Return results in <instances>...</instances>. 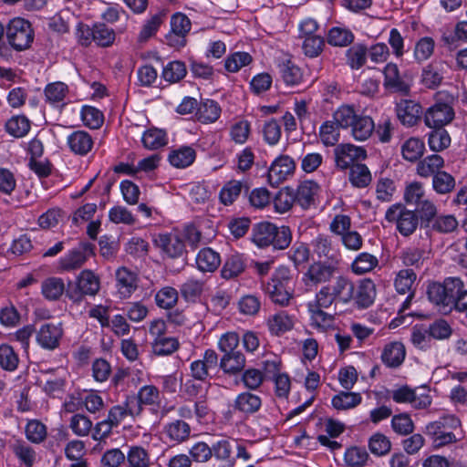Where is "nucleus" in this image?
Returning a JSON list of instances; mask_svg holds the SVG:
<instances>
[{"label":"nucleus","mask_w":467,"mask_h":467,"mask_svg":"<svg viewBox=\"0 0 467 467\" xmlns=\"http://www.w3.org/2000/svg\"><path fill=\"white\" fill-rule=\"evenodd\" d=\"M309 315V324L312 328L326 332L334 327L335 318L331 314L324 311V308L316 306V305H306Z\"/></svg>","instance_id":"nucleus-18"},{"label":"nucleus","mask_w":467,"mask_h":467,"mask_svg":"<svg viewBox=\"0 0 467 467\" xmlns=\"http://www.w3.org/2000/svg\"><path fill=\"white\" fill-rule=\"evenodd\" d=\"M368 448L373 454L382 456L390 451L391 442L386 435L377 432L370 437Z\"/></svg>","instance_id":"nucleus-55"},{"label":"nucleus","mask_w":467,"mask_h":467,"mask_svg":"<svg viewBox=\"0 0 467 467\" xmlns=\"http://www.w3.org/2000/svg\"><path fill=\"white\" fill-rule=\"evenodd\" d=\"M400 150L403 159L413 162L423 155L425 144L420 139L411 137L401 144Z\"/></svg>","instance_id":"nucleus-32"},{"label":"nucleus","mask_w":467,"mask_h":467,"mask_svg":"<svg viewBox=\"0 0 467 467\" xmlns=\"http://www.w3.org/2000/svg\"><path fill=\"white\" fill-rule=\"evenodd\" d=\"M139 415V404L134 396L128 397L123 404L112 407L108 415V420L114 426H118L126 417Z\"/></svg>","instance_id":"nucleus-17"},{"label":"nucleus","mask_w":467,"mask_h":467,"mask_svg":"<svg viewBox=\"0 0 467 467\" xmlns=\"http://www.w3.org/2000/svg\"><path fill=\"white\" fill-rule=\"evenodd\" d=\"M63 335L60 323H46L40 327L36 333V341L44 348L54 349Z\"/></svg>","instance_id":"nucleus-12"},{"label":"nucleus","mask_w":467,"mask_h":467,"mask_svg":"<svg viewBox=\"0 0 467 467\" xmlns=\"http://www.w3.org/2000/svg\"><path fill=\"white\" fill-rule=\"evenodd\" d=\"M250 122L245 119H240L234 122L230 129L231 139L238 144H244L247 141L250 135Z\"/></svg>","instance_id":"nucleus-62"},{"label":"nucleus","mask_w":467,"mask_h":467,"mask_svg":"<svg viewBox=\"0 0 467 467\" xmlns=\"http://www.w3.org/2000/svg\"><path fill=\"white\" fill-rule=\"evenodd\" d=\"M6 39L9 45L17 51L27 49L34 39L31 24L22 17H14L5 27Z\"/></svg>","instance_id":"nucleus-4"},{"label":"nucleus","mask_w":467,"mask_h":467,"mask_svg":"<svg viewBox=\"0 0 467 467\" xmlns=\"http://www.w3.org/2000/svg\"><path fill=\"white\" fill-rule=\"evenodd\" d=\"M406 357L405 347L401 342L394 341L387 344L381 353L382 362L389 368H397L402 364Z\"/></svg>","instance_id":"nucleus-22"},{"label":"nucleus","mask_w":467,"mask_h":467,"mask_svg":"<svg viewBox=\"0 0 467 467\" xmlns=\"http://www.w3.org/2000/svg\"><path fill=\"white\" fill-rule=\"evenodd\" d=\"M376 297V286L370 279L361 281L353 293L356 304L362 308L368 307Z\"/></svg>","instance_id":"nucleus-23"},{"label":"nucleus","mask_w":467,"mask_h":467,"mask_svg":"<svg viewBox=\"0 0 467 467\" xmlns=\"http://www.w3.org/2000/svg\"><path fill=\"white\" fill-rule=\"evenodd\" d=\"M425 199V191L422 183L410 182L406 185L404 200L408 204L418 205Z\"/></svg>","instance_id":"nucleus-57"},{"label":"nucleus","mask_w":467,"mask_h":467,"mask_svg":"<svg viewBox=\"0 0 467 467\" xmlns=\"http://www.w3.org/2000/svg\"><path fill=\"white\" fill-rule=\"evenodd\" d=\"M261 405L260 397L250 392L239 394L234 400V408L243 413H254L260 409Z\"/></svg>","instance_id":"nucleus-36"},{"label":"nucleus","mask_w":467,"mask_h":467,"mask_svg":"<svg viewBox=\"0 0 467 467\" xmlns=\"http://www.w3.org/2000/svg\"><path fill=\"white\" fill-rule=\"evenodd\" d=\"M349 130L354 140L364 141L372 135L375 123L369 116L358 114Z\"/></svg>","instance_id":"nucleus-24"},{"label":"nucleus","mask_w":467,"mask_h":467,"mask_svg":"<svg viewBox=\"0 0 467 467\" xmlns=\"http://www.w3.org/2000/svg\"><path fill=\"white\" fill-rule=\"evenodd\" d=\"M368 51L363 45H354L347 51L348 64L353 69L360 68L367 60Z\"/></svg>","instance_id":"nucleus-59"},{"label":"nucleus","mask_w":467,"mask_h":467,"mask_svg":"<svg viewBox=\"0 0 467 467\" xmlns=\"http://www.w3.org/2000/svg\"><path fill=\"white\" fill-rule=\"evenodd\" d=\"M443 164L444 161L440 155H430L418 163L417 173L421 177H429L437 173Z\"/></svg>","instance_id":"nucleus-43"},{"label":"nucleus","mask_w":467,"mask_h":467,"mask_svg":"<svg viewBox=\"0 0 467 467\" xmlns=\"http://www.w3.org/2000/svg\"><path fill=\"white\" fill-rule=\"evenodd\" d=\"M334 153L336 165L341 170L352 167L354 162L363 161L367 157L366 150L362 147L349 143L337 145Z\"/></svg>","instance_id":"nucleus-9"},{"label":"nucleus","mask_w":467,"mask_h":467,"mask_svg":"<svg viewBox=\"0 0 467 467\" xmlns=\"http://www.w3.org/2000/svg\"><path fill=\"white\" fill-rule=\"evenodd\" d=\"M186 67L181 61L169 62L162 70V78L170 83H175L183 78L186 75Z\"/></svg>","instance_id":"nucleus-52"},{"label":"nucleus","mask_w":467,"mask_h":467,"mask_svg":"<svg viewBox=\"0 0 467 467\" xmlns=\"http://www.w3.org/2000/svg\"><path fill=\"white\" fill-rule=\"evenodd\" d=\"M362 402V396L358 392L340 391L331 400L333 408L337 410H348L358 407Z\"/></svg>","instance_id":"nucleus-29"},{"label":"nucleus","mask_w":467,"mask_h":467,"mask_svg":"<svg viewBox=\"0 0 467 467\" xmlns=\"http://www.w3.org/2000/svg\"><path fill=\"white\" fill-rule=\"evenodd\" d=\"M245 269V259L241 254H233L225 261L221 275L224 279H232L241 275Z\"/></svg>","instance_id":"nucleus-30"},{"label":"nucleus","mask_w":467,"mask_h":467,"mask_svg":"<svg viewBox=\"0 0 467 467\" xmlns=\"http://www.w3.org/2000/svg\"><path fill=\"white\" fill-rule=\"evenodd\" d=\"M262 133L265 141L273 146L277 144L281 139V127L275 119H272L265 122Z\"/></svg>","instance_id":"nucleus-64"},{"label":"nucleus","mask_w":467,"mask_h":467,"mask_svg":"<svg viewBox=\"0 0 467 467\" xmlns=\"http://www.w3.org/2000/svg\"><path fill=\"white\" fill-rule=\"evenodd\" d=\"M243 184L240 181L228 182L220 192V199L225 205L232 204L240 195Z\"/></svg>","instance_id":"nucleus-63"},{"label":"nucleus","mask_w":467,"mask_h":467,"mask_svg":"<svg viewBox=\"0 0 467 467\" xmlns=\"http://www.w3.org/2000/svg\"><path fill=\"white\" fill-rule=\"evenodd\" d=\"M77 287L80 295L95 296L100 289V279L91 270H83L77 278Z\"/></svg>","instance_id":"nucleus-25"},{"label":"nucleus","mask_w":467,"mask_h":467,"mask_svg":"<svg viewBox=\"0 0 467 467\" xmlns=\"http://www.w3.org/2000/svg\"><path fill=\"white\" fill-rule=\"evenodd\" d=\"M195 264L200 271L203 273H212L219 267L221 264V256L212 248H203L198 252Z\"/></svg>","instance_id":"nucleus-26"},{"label":"nucleus","mask_w":467,"mask_h":467,"mask_svg":"<svg viewBox=\"0 0 467 467\" xmlns=\"http://www.w3.org/2000/svg\"><path fill=\"white\" fill-rule=\"evenodd\" d=\"M397 116L400 122L408 127L416 125L421 115V107L413 100L404 99L396 107Z\"/></svg>","instance_id":"nucleus-15"},{"label":"nucleus","mask_w":467,"mask_h":467,"mask_svg":"<svg viewBox=\"0 0 467 467\" xmlns=\"http://www.w3.org/2000/svg\"><path fill=\"white\" fill-rule=\"evenodd\" d=\"M295 284L296 277L291 269L286 265H279L262 286L265 294L274 304L287 306L296 296Z\"/></svg>","instance_id":"nucleus-1"},{"label":"nucleus","mask_w":467,"mask_h":467,"mask_svg":"<svg viewBox=\"0 0 467 467\" xmlns=\"http://www.w3.org/2000/svg\"><path fill=\"white\" fill-rule=\"evenodd\" d=\"M266 326L271 335L281 336L294 327L295 317L281 310L268 317Z\"/></svg>","instance_id":"nucleus-16"},{"label":"nucleus","mask_w":467,"mask_h":467,"mask_svg":"<svg viewBox=\"0 0 467 467\" xmlns=\"http://www.w3.org/2000/svg\"><path fill=\"white\" fill-rule=\"evenodd\" d=\"M376 256L368 253H360L352 262L351 269L356 275H364L372 271L378 265Z\"/></svg>","instance_id":"nucleus-46"},{"label":"nucleus","mask_w":467,"mask_h":467,"mask_svg":"<svg viewBox=\"0 0 467 467\" xmlns=\"http://www.w3.org/2000/svg\"><path fill=\"white\" fill-rule=\"evenodd\" d=\"M455 113L452 106L444 101H436L424 113V123L429 128H442L450 124Z\"/></svg>","instance_id":"nucleus-6"},{"label":"nucleus","mask_w":467,"mask_h":467,"mask_svg":"<svg viewBox=\"0 0 467 467\" xmlns=\"http://www.w3.org/2000/svg\"><path fill=\"white\" fill-rule=\"evenodd\" d=\"M166 12L161 10L151 15L148 19H146L140 31L138 36L139 41L144 42L152 37L164 22Z\"/></svg>","instance_id":"nucleus-31"},{"label":"nucleus","mask_w":467,"mask_h":467,"mask_svg":"<svg viewBox=\"0 0 467 467\" xmlns=\"http://www.w3.org/2000/svg\"><path fill=\"white\" fill-rule=\"evenodd\" d=\"M417 275L411 269H402L398 272L394 279V286L400 294H409L403 303V307H407L413 296L412 288L415 284Z\"/></svg>","instance_id":"nucleus-20"},{"label":"nucleus","mask_w":467,"mask_h":467,"mask_svg":"<svg viewBox=\"0 0 467 467\" xmlns=\"http://www.w3.org/2000/svg\"><path fill=\"white\" fill-rule=\"evenodd\" d=\"M135 399L139 404V414L143 406H155L161 400L159 389L153 385H146L140 388Z\"/></svg>","instance_id":"nucleus-42"},{"label":"nucleus","mask_w":467,"mask_h":467,"mask_svg":"<svg viewBox=\"0 0 467 467\" xmlns=\"http://www.w3.org/2000/svg\"><path fill=\"white\" fill-rule=\"evenodd\" d=\"M18 357L12 347L6 344L0 345V367L8 371L17 368Z\"/></svg>","instance_id":"nucleus-60"},{"label":"nucleus","mask_w":467,"mask_h":467,"mask_svg":"<svg viewBox=\"0 0 467 467\" xmlns=\"http://www.w3.org/2000/svg\"><path fill=\"white\" fill-rule=\"evenodd\" d=\"M296 170L295 161L288 155H280L271 163L268 170V181L278 185L290 178Z\"/></svg>","instance_id":"nucleus-8"},{"label":"nucleus","mask_w":467,"mask_h":467,"mask_svg":"<svg viewBox=\"0 0 467 467\" xmlns=\"http://www.w3.org/2000/svg\"><path fill=\"white\" fill-rule=\"evenodd\" d=\"M319 186L313 181H305L297 188L296 202L303 208L308 209L316 200Z\"/></svg>","instance_id":"nucleus-27"},{"label":"nucleus","mask_w":467,"mask_h":467,"mask_svg":"<svg viewBox=\"0 0 467 467\" xmlns=\"http://www.w3.org/2000/svg\"><path fill=\"white\" fill-rule=\"evenodd\" d=\"M426 432L431 438L433 446L441 448L451 443H454L461 440L460 434L456 431L441 428L437 424H428L426 426Z\"/></svg>","instance_id":"nucleus-21"},{"label":"nucleus","mask_w":467,"mask_h":467,"mask_svg":"<svg viewBox=\"0 0 467 467\" xmlns=\"http://www.w3.org/2000/svg\"><path fill=\"white\" fill-rule=\"evenodd\" d=\"M165 433L171 441L182 442L189 438L191 428L188 423L178 420L166 425Z\"/></svg>","instance_id":"nucleus-44"},{"label":"nucleus","mask_w":467,"mask_h":467,"mask_svg":"<svg viewBox=\"0 0 467 467\" xmlns=\"http://www.w3.org/2000/svg\"><path fill=\"white\" fill-rule=\"evenodd\" d=\"M443 78L442 66L440 64H430L422 69L421 83L428 88H435Z\"/></svg>","instance_id":"nucleus-40"},{"label":"nucleus","mask_w":467,"mask_h":467,"mask_svg":"<svg viewBox=\"0 0 467 467\" xmlns=\"http://www.w3.org/2000/svg\"><path fill=\"white\" fill-rule=\"evenodd\" d=\"M434 130L429 134L428 144L431 150L441 151L451 144L449 133L442 128H433Z\"/></svg>","instance_id":"nucleus-48"},{"label":"nucleus","mask_w":467,"mask_h":467,"mask_svg":"<svg viewBox=\"0 0 467 467\" xmlns=\"http://www.w3.org/2000/svg\"><path fill=\"white\" fill-rule=\"evenodd\" d=\"M65 290V285L61 278L49 277L42 283V294L49 300H56L61 296Z\"/></svg>","instance_id":"nucleus-49"},{"label":"nucleus","mask_w":467,"mask_h":467,"mask_svg":"<svg viewBox=\"0 0 467 467\" xmlns=\"http://www.w3.org/2000/svg\"><path fill=\"white\" fill-rule=\"evenodd\" d=\"M296 202L295 194L289 188L281 189L274 199V206L276 213H284L289 211Z\"/></svg>","instance_id":"nucleus-53"},{"label":"nucleus","mask_w":467,"mask_h":467,"mask_svg":"<svg viewBox=\"0 0 467 467\" xmlns=\"http://www.w3.org/2000/svg\"><path fill=\"white\" fill-rule=\"evenodd\" d=\"M218 364V356L214 350H206L203 358L193 361L191 364V372L194 379H205L212 371H214Z\"/></svg>","instance_id":"nucleus-13"},{"label":"nucleus","mask_w":467,"mask_h":467,"mask_svg":"<svg viewBox=\"0 0 467 467\" xmlns=\"http://www.w3.org/2000/svg\"><path fill=\"white\" fill-rule=\"evenodd\" d=\"M433 189L441 194L450 192L455 186L454 178L446 171H438L432 180Z\"/></svg>","instance_id":"nucleus-61"},{"label":"nucleus","mask_w":467,"mask_h":467,"mask_svg":"<svg viewBox=\"0 0 467 467\" xmlns=\"http://www.w3.org/2000/svg\"><path fill=\"white\" fill-rule=\"evenodd\" d=\"M349 180L354 186L363 188L370 182L371 174L366 165L355 164L351 167Z\"/></svg>","instance_id":"nucleus-54"},{"label":"nucleus","mask_w":467,"mask_h":467,"mask_svg":"<svg viewBox=\"0 0 467 467\" xmlns=\"http://www.w3.org/2000/svg\"><path fill=\"white\" fill-rule=\"evenodd\" d=\"M116 295L120 299H128L137 290L139 276L127 267H119L115 273Z\"/></svg>","instance_id":"nucleus-7"},{"label":"nucleus","mask_w":467,"mask_h":467,"mask_svg":"<svg viewBox=\"0 0 467 467\" xmlns=\"http://www.w3.org/2000/svg\"><path fill=\"white\" fill-rule=\"evenodd\" d=\"M92 253L91 244L87 243L81 244L78 247L69 251L59 259L60 268L67 271L78 268Z\"/></svg>","instance_id":"nucleus-11"},{"label":"nucleus","mask_w":467,"mask_h":467,"mask_svg":"<svg viewBox=\"0 0 467 467\" xmlns=\"http://www.w3.org/2000/svg\"><path fill=\"white\" fill-rule=\"evenodd\" d=\"M141 141L146 149L158 150L167 144V134L163 130L149 129L143 132Z\"/></svg>","instance_id":"nucleus-35"},{"label":"nucleus","mask_w":467,"mask_h":467,"mask_svg":"<svg viewBox=\"0 0 467 467\" xmlns=\"http://www.w3.org/2000/svg\"><path fill=\"white\" fill-rule=\"evenodd\" d=\"M245 365L244 355L238 351L224 354L220 361V367L225 373L235 374Z\"/></svg>","instance_id":"nucleus-41"},{"label":"nucleus","mask_w":467,"mask_h":467,"mask_svg":"<svg viewBox=\"0 0 467 467\" xmlns=\"http://www.w3.org/2000/svg\"><path fill=\"white\" fill-rule=\"evenodd\" d=\"M336 268L331 265L314 263L302 275V282L306 289L327 283L334 276Z\"/></svg>","instance_id":"nucleus-10"},{"label":"nucleus","mask_w":467,"mask_h":467,"mask_svg":"<svg viewBox=\"0 0 467 467\" xmlns=\"http://www.w3.org/2000/svg\"><path fill=\"white\" fill-rule=\"evenodd\" d=\"M340 127L332 120L325 121L319 128V138L325 146H334L340 137Z\"/></svg>","instance_id":"nucleus-47"},{"label":"nucleus","mask_w":467,"mask_h":467,"mask_svg":"<svg viewBox=\"0 0 467 467\" xmlns=\"http://www.w3.org/2000/svg\"><path fill=\"white\" fill-rule=\"evenodd\" d=\"M125 459L129 467H150L151 465L150 453L141 446L130 447Z\"/></svg>","instance_id":"nucleus-38"},{"label":"nucleus","mask_w":467,"mask_h":467,"mask_svg":"<svg viewBox=\"0 0 467 467\" xmlns=\"http://www.w3.org/2000/svg\"><path fill=\"white\" fill-rule=\"evenodd\" d=\"M154 243L171 257L181 256L184 251V243L176 234H160L154 237Z\"/></svg>","instance_id":"nucleus-14"},{"label":"nucleus","mask_w":467,"mask_h":467,"mask_svg":"<svg viewBox=\"0 0 467 467\" xmlns=\"http://www.w3.org/2000/svg\"><path fill=\"white\" fill-rule=\"evenodd\" d=\"M196 158V151L191 146H181L172 150L169 154L170 163L179 169L192 165Z\"/></svg>","instance_id":"nucleus-28"},{"label":"nucleus","mask_w":467,"mask_h":467,"mask_svg":"<svg viewBox=\"0 0 467 467\" xmlns=\"http://www.w3.org/2000/svg\"><path fill=\"white\" fill-rule=\"evenodd\" d=\"M460 285V278L450 277L444 283H433L428 287L429 299L435 304L439 311L448 314L451 311L452 295L457 293Z\"/></svg>","instance_id":"nucleus-3"},{"label":"nucleus","mask_w":467,"mask_h":467,"mask_svg":"<svg viewBox=\"0 0 467 467\" xmlns=\"http://www.w3.org/2000/svg\"><path fill=\"white\" fill-rule=\"evenodd\" d=\"M358 115L353 106L344 104L333 112L332 119L340 129H350Z\"/></svg>","instance_id":"nucleus-37"},{"label":"nucleus","mask_w":467,"mask_h":467,"mask_svg":"<svg viewBox=\"0 0 467 467\" xmlns=\"http://www.w3.org/2000/svg\"><path fill=\"white\" fill-rule=\"evenodd\" d=\"M179 348V342L172 337H157L152 342V350L158 356H167L173 353Z\"/></svg>","instance_id":"nucleus-51"},{"label":"nucleus","mask_w":467,"mask_h":467,"mask_svg":"<svg viewBox=\"0 0 467 467\" xmlns=\"http://www.w3.org/2000/svg\"><path fill=\"white\" fill-rule=\"evenodd\" d=\"M83 125L93 130L99 129L104 122L103 113L97 108L84 105L80 109Z\"/></svg>","instance_id":"nucleus-39"},{"label":"nucleus","mask_w":467,"mask_h":467,"mask_svg":"<svg viewBox=\"0 0 467 467\" xmlns=\"http://www.w3.org/2000/svg\"><path fill=\"white\" fill-rule=\"evenodd\" d=\"M178 300V292L175 288L165 286L159 290L155 296V301L158 306L164 309L171 308Z\"/></svg>","instance_id":"nucleus-58"},{"label":"nucleus","mask_w":467,"mask_h":467,"mask_svg":"<svg viewBox=\"0 0 467 467\" xmlns=\"http://www.w3.org/2000/svg\"><path fill=\"white\" fill-rule=\"evenodd\" d=\"M67 93V86L64 82L60 81L50 83L45 88L47 100L56 107L64 105Z\"/></svg>","instance_id":"nucleus-34"},{"label":"nucleus","mask_w":467,"mask_h":467,"mask_svg":"<svg viewBox=\"0 0 467 467\" xmlns=\"http://www.w3.org/2000/svg\"><path fill=\"white\" fill-rule=\"evenodd\" d=\"M353 34L347 28L336 26L329 30L327 41L336 47H345L353 41Z\"/></svg>","instance_id":"nucleus-56"},{"label":"nucleus","mask_w":467,"mask_h":467,"mask_svg":"<svg viewBox=\"0 0 467 467\" xmlns=\"http://www.w3.org/2000/svg\"><path fill=\"white\" fill-rule=\"evenodd\" d=\"M221 115V108L214 100L203 101L198 109V119L202 123H213Z\"/></svg>","instance_id":"nucleus-45"},{"label":"nucleus","mask_w":467,"mask_h":467,"mask_svg":"<svg viewBox=\"0 0 467 467\" xmlns=\"http://www.w3.org/2000/svg\"><path fill=\"white\" fill-rule=\"evenodd\" d=\"M67 144L72 152L83 156L92 150L94 140L87 131L76 130L67 136Z\"/></svg>","instance_id":"nucleus-19"},{"label":"nucleus","mask_w":467,"mask_h":467,"mask_svg":"<svg viewBox=\"0 0 467 467\" xmlns=\"http://www.w3.org/2000/svg\"><path fill=\"white\" fill-rule=\"evenodd\" d=\"M330 289L335 299L348 303L353 298L355 286L348 279L338 276L336 282L330 285Z\"/></svg>","instance_id":"nucleus-33"},{"label":"nucleus","mask_w":467,"mask_h":467,"mask_svg":"<svg viewBox=\"0 0 467 467\" xmlns=\"http://www.w3.org/2000/svg\"><path fill=\"white\" fill-rule=\"evenodd\" d=\"M385 218L389 223H395L398 231L405 236L411 234L418 226L416 213L400 204L390 206L386 212Z\"/></svg>","instance_id":"nucleus-5"},{"label":"nucleus","mask_w":467,"mask_h":467,"mask_svg":"<svg viewBox=\"0 0 467 467\" xmlns=\"http://www.w3.org/2000/svg\"><path fill=\"white\" fill-rule=\"evenodd\" d=\"M252 240L260 248L273 245L275 249L284 250L289 246L292 234L287 226L277 227L272 223L262 222L254 226Z\"/></svg>","instance_id":"nucleus-2"},{"label":"nucleus","mask_w":467,"mask_h":467,"mask_svg":"<svg viewBox=\"0 0 467 467\" xmlns=\"http://www.w3.org/2000/svg\"><path fill=\"white\" fill-rule=\"evenodd\" d=\"M5 129L10 135L21 138L29 131L30 123L25 116H14L6 122Z\"/></svg>","instance_id":"nucleus-50"}]
</instances>
